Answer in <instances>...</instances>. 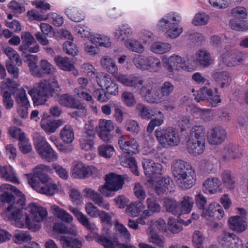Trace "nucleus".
I'll return each instance as SVG.
<instances>
[{
	"mask_svg": "<svg viewBox=\"0 0 248 248\" xmlns=\"http://www.w3.org/2000/svg\"><path fill=\"white\" fill-rule=\"evenodd\" d=\"M24 206L16 205L14 203L10 204L3 212L2 216L5 219L15 223L19 228L25 225L32 231H38L41 228L40 222L46 217V210L35 203H31L29 205L30 214L27 215L24 213Z\"/></svg>",
	"mask_w": 248,
	"mask_h": 248,
	"instance_id": "obj_1",
	"label": "nucleus"
},
{
	"mask_svg": "<svg viewBox=\"0 0 248 248\" xmlns=\"http://www.w3.org/2000/svg\"><path fill=\"white\" fill-rule=\"evenodd\" d=\"M174 180L182 189L191 188L194 184L195 173L191 164L182 159L174 160L171 166Z\"/></svg>",
	"mask_w": 248,
	"mask_h": 248,
	"instance_id": "obj_2",
	"label": "nucleus"
},
{
	"mask_svg": "<svg viewBox=\"0 0 248 248\" xmlns=\"http://www.w3.org/2000/svg\"><path fill=\"white\" fill-rule=\"evenodd\" d=\"M153 82L147 80V83L139 89L140 95L149 103L158 104L164 101L173 92V85L169 81H165L158 88L153 86Z\"/></svg>",
	"mask_w": 248,
	"mask_h": 248,
	"instance_id": "obj_3",
	"label": "nucleus"
},
{
	"mask_svg": "<svg viewBox=\"0 0 248 248\" xmlns=\"http://www.w3.org/2000/svg\"><path fill=\"white\" fill-rule=\"evenodd\" d=\"M54 233L71 235L61 236L60 241L63 248H81L82 246L81 238L78 234V229L75 225L67 226L62 222L55 223L50 235L54 237Z\"/></svg>",
	"mask_w": 248,
	"mask_h": 248,
	"instance_id": "obj_4",
	"label": "nucleus"
},
{
	"mask_svg": "<svg viewBox=\"0 0 248 248\" xmlns=\"http://www.w3.org/2000/svg\"><path fill=\"white\" fill-rule=\"evenodd\" d=\"M181 21V17L177 13L170 12L162 17L157 24L160 31H166L165 35L167 38L172 39L178 37L183 32L181 27H176Z\"/></svg>",
	"mask_w": 248,
	"mask_h": 248,
	"instance_id": "obj_5",
	"label": "nucleus"
},
{
	"mask_svg": "<svg viewBox=\"0 0 248 248\" xmlns=\"http://www.w3.org/2000/svg\"><path fill=\"white\" fill-rule=\"evenodd\" d=\"M155 135L162 148H169L178 145L181 141L178 131L173 127L158 128L155 132Z\"/></svg>",
	"mask_w": 248,
	"mask_h": 248,
	"instance_id": "obj_6",
	"label": "nucleus"
},
{
	"mask_svg": "<svg viewBox=\"0 0 248 248\" xmlns=\"http://www.w3.org/2000/svg\"><path fill=\"white\" fill-rule=\"evenodd\" d=\"M0 191L3 192L0 195V202L16 205H24L26 198L25 195L16 186L8 184H3L0 186Z\"/></svg>",
	"mask_w": 248,
	"mask_h": 248,
	"instance_id": "obj_7",
	"label": "nucleus"
},
{
	"mask_svg": "<svg viewBox=\"0 0 248 248\" xmlns=\"http://www.w3.org/2000/svg\"><path fill=\"white\" fill-rule=\"evenodd\" d=\"M29 184L36 191L46 195V188L43 186L46 183V166H36L33 173L26 174Z\"/></svg>",
	"mask_w": 248,
	"mask_h": 248,
	"instance_id": "obj_8",
	"label": "nucleus"
},
{
	"mask_svg": "<svg viewBox=\"0 0 248 248\" xmlns=\"http://www.w3.org/2000/svg\"><path fill=\"white\" fill-rule=\"evenodd\" d=\"M105 184L98 187V191L106 197H112L115 192L121 189L124 184L123 176L110 173L106 175Z\"/></svg>",
	"mask_w": 248,
	"mask_h": 248,
	"instance_id": "obj_9",
	"label": "nucleus"
},
{
	"mask_svg": "<svg viewBox=\"0 0 248 248\" xmlns=\"http://www.w3.org/2000/svg\"><path fill=\"white\" fill-rule=\"evenodd\" d=\"M19 84L10 78H7L6 82L1 84V87L4 89L7 88L12 92L15 97L16 103L20 107H30V103L28 100L26 91L23 89H17Z\"/></svg>",
	"mask_w": 248,
	"mask_h": 248,
	"instance_id": "obj_10",
	"label": "nucleus"
},
{
	"mask_svg": "<svg viewBox=\"0 0 248 248\" xmlns=\"http://www.w3.org/2000/svg\"><path fill=\"white\" fill-rule=\"evenodd\" d=\"M102 235H97L95 237V241L102 245L104 248H136L135 246L130 245L120 244L117 239L109 238L108 230H102Z\"/></svg>",
	"mask_w": 248,
	"mask_h": 248,
	"instance_id": "obj_11",
	"label": "nucleus"
},
{
	"mask_svg": "<svg viewBox=\"0 0 248 248\" xmlns=\"http://www.w3.org/2000/svg\"><path fill=\"white\" fill-rule=\"evenodd\" d=\"M21 44L19 50L24 53L27 52L35 53L39 51V46L33 36L29 32H25L21 37Z\"/></svg>",
	"mask_w": 248,
	"mask_h": 248,
	"instance_id": "obj_12",
	"label": "nucleus"
},
{
	"mask_svg": "<svg viewBox=\"0 0 248 248\" xmlns=\"http://www.w3.org/2000/svg\"><path fill=\"white\" fill-rule=\"evenodd\" d=\"M55 72L54 66L47 62V97L58 95L61 91L54 75Z\"/></svg>",
	"mask_w": 248,
	"mask_h": 248,
	"instance_id": "obj_13",
	"label": "nucleus"
},
{
	"mask_svg": "<svg viewBox=\"0 0 248 248\" xmlns=\"http://www.w3.org/2000/svg\"><path fill=\"white\" fill-rule=\"evenodd\" d=\"M29 94L34 104L39 105L44 104L46 101V80L44 79V82H40L37 88L29 91Z\"/></svg>",
	"mask_w": 248,
	"mask_h": 248,
	"instance_id": "obj_14",
	"label": "nucleus"
},
{
	"mask_svg": "<svg viewBox=\"0 0 248 248\" xmlns=\"http://www.w3.org/2000/svg\"><path fill=\"white\" fill-rule=\"evenodd\" d=\"M118 144L125 154L132 155L139 152V145L137 141L133 138H127L122 135L119 139Z\"/></svg>",
	"mask_w": 248,
	"mask_h": 248,
	"instance_id": "obj_15",
	"label": "nucleus"
},
{
	"mask_svg": "<svg viewBox=\"0 0 248 248\" xmlns=\"http://www.w3.org/2000/svg\"><path fill=\"white\" fill-rule=\"evenodd\" d=\"M96 169L93 166H86L81 162H75L72 170L74 178L84 179L92 175Z\"/></svg>",
	"mask_w": 248,
	"mask_h": 248,
	"instance_id": "obj_16",
	"label": "nucleus"
},
{
	"mask_svg": "<svg viewBox=\"0 0 248 248\" xmlns=\"http://www.w3.org/2000/svg\"><path fill=\"white\" fill-rule=\"evenodd\" d=\"M165 66L169 72H173L174 70H179L180 69L185 70L190 69L189 62L177 55L170 56Z\"/></svg>",
	"mask_w": 248,
	"mask_h": 248,
	"instance_id": "obj_17",
	"label": "nucleus"
},
{
	"mask_svg": "<svg viewBox=\"0 0 248 248\" xmlns=\"http://www.w3.org/2000/svg\"><path fill=\"white\" fill-rule=\"evenodd\" d=\"M226 130L220 126L215 127L207 132V140L210 144L218 145L226 139Z\"/></svg>",
	"mask_w": 248,
	"mask_h": 248,
	"instance_id": "obj_18",
	"label": "nucleus"
},
{
	"mask_svg": "<svg viewBox=\"0 0 248 248\" xmlns=\"http://www.w3.org/2000/svg\"><path fill=\"white\" fill-rule=\"evenodd\" d=\"M117 80L124 85V86L139 88L140 86L141 87L147 83V80L141 76L128 77L125 75H119L116 77Z\"/></svg>",
	"mask_w": 248,
	"mask_h": 248,
	"instance_id": "obj_19",
	"label": "nucleus"
},
{
	"mask_svg": "<svg viewBox=\"0 0 248 248\" xmlns=\"http://www.w3.org/2000/svg\"><path fill=\"white\" fill-rule=\"evenodd\" d=\"M243 55L239 51H226L221 56L222 62L227 66H234L243 62Z\"/></svg>",
	"mask_w": 248,
	"mask_h": 248,
	"instance_id": "obj_20",
	"label": "nucleus"
},
{
	"mask_svg": "<svg viewBox=\"0 0 248 248\" xmlns=\"http://www.w3.org/2000/svg\"><path fill=\"white\" fill-rule=\"evenodd\" d=\"M205 141L188 138L186 149L190 155L197 156L202 154L205 150Z\"/></svg>",
	"mask_w": 248,
	"mask_h": 248,
	"instance_id": "obj_21",
	"label": "nucleus"
},
{
	"mask_svg": "<svg viewBox=\"0 0 248 248\" xmlns=\"http://www.w3.org/2000/svg\"><path fill=\"white\" fill-rule=\"evenodd\" d=\"M218 242L223 247H231L236 245L240 247L242 240L234 233L223 231L218 237Z\"/></svg>",
	"mask_w": 248,
	"mask_h": 248,
	"instance_id": "obj_22",
	"label": "nucleus"
},
{
	"mask_svg": "<svg viewBox=\"0 0 248 248\" xmlns=\"http://www.w3.org/2000/svg\"><path fill=\"white\" fill-rule=\"evenodd\" d=\"M84 196L89 197L96 205L104 209L109 210V203L104 200L103 196L95 190L90 188H86L83 190Z\"/></svg>",
	"mask_w": 248,
	"mask_h": 248,
	"instance_id": "obj_23",
	"label": "nucleus"
},
{
	"mask_svg": "<svg viewBox=\"0 0 248 248\" xmlns=\"http://www.w3.org/2000/svg\"><path fill=\"white\" fill-rule=\"evenodd\" d=\"M195 61L201 67L206 68L213 63V59L209 51L206 49H202L196 51Z\"/></svg>",
	"mask_w": 248,
	"mask_h": 248,
	"instance_id": "obj_24",
	"label": "nucleus"
},
{
	"mask_svg": "<svg viewBox=\"0 0 248 248\" xmlns=\"http://www.w3.org/2000/svg\"><path fill=\"white\" fill-rule=\"evenodd\" d=\"M222 155L225 160L237 159L243 156L240 148L235 145L229 144L226 146L222 152Z\"/></svg>",
	"mask_w": 248,
	"mask_h": 248,
	"instance_id": "obj_25",
	"label": "nucleus"
},
{
	"mask_svg": "<svg viewBox=\"0 0 248 248\" xmlns=\"http://www.w3.org/2000/svg\"><path fill=\"white\" fill-rule=\"evenodd\" d=\"M22 61L17 52H16V57H12L6 61V66L8 72L12 77L16 78H18L19 69L16 65L19 66L22 65Z\"/></svg>",
	"mask_w": 248,
	"mask_h": 248,
	"instance_id": "obj_26",
	"label": "nucleus"
},
{
	"mask_svg": "<svg viewBox=\"0 0 248 248\" xmlns=\"http://www.w3.org/2000/svg\"><path fill=\"white\" fill-rule=\"evenodd\" d=\"M221 186L219 179L217 177H210L204 182L202 190L205 193L214 194L219 190Z\"/></svg>",
	"mask_w": 248,
	"mask_h": 248,
	"instance_id": "obj_27",
	"label": "nucleus"
},
{
	"mask_svg": "<svg viewBox=\"0 0 248 248\" xmlns=\"http://www.w3.org/2000/svg\"><path fill=\"white\" fill-rule=\"evenodd\" d=\"M60 104L66 108L84 109L85 107L79 102H78L75 97L68 93L63 94L60 96L59 100Z\"/></svg>",
	"mask_w": 248,
	"mask_h": 248,
	"instance_id": "obj_28",
	"label": "nucleus"
},
{
	"mask_svg": "<svg viewBox=\"0 0 248 248\" xmlns=\"http://www.w3.org/2000/svg\"><path fill=\"white\" fill-rule=\"evenodd\" d=\"M228 223L230 229L239 233L243 232L247 228V222L238 216L230 217Z\"/></svg>",
	"mask_w": 248,
	"mask_h": 248,
	"instance_id": "obj_29",
	"label": "nucleus"
},
{
	"mask_svg": "<svg viewBox=\"0 0 248 248\" xmlns=\"http://www.w3.org/2000/svg\"><path fill=\"white\" fill-rule=\"evenodd\" d=\"M145 174L148 177H151L155 174H161L162 166L158 163H155L150 159H145L143 163Z\"/></svg>",
	"mask_w": 248,
	"mask_h": 248,
	"instance_id": "obj_30",
	"label": "nucleus"
},
{
	"mask_svg": "<svg viewBox=\"0 0 248 248\" xmlns=\"http://www.w3.org/2000/svg\"><path fill=\"white\" fill-rule=\"evenodd\" d=\"M212 77L222 88L229 86L232 81V78L227 71L215 72L212 75Z\"/></svg>",
	"mask_w": 248,
	"mask_h": 248,
	"instance_id": "obj_31",
	"label": "nucleus"
},
{
	"mask_svg": "<svg viewBox=\"0 0 248 248\" xmlns=\"http://www.w3.org/2000/svg\"><path fill=\"white\" fill-rule=\"evenodd\" d=\"M70 211L75 215L78 220L89 230H93L94 228V224L91 223L87 217L79 211L78 208L69 206Z\"/></svg>",
	"mask_w": 248,
	"mask_h": 248,
	"instance_id": "obj_32",
	"label": "nucleus"
},
{
	"mask_svg": "<svg viewBox=\"0 0 248 248\" xmlns=\"http://www.w3.org/2000/svg\"><path fill=\"white\" fill-rule=\"evenodd\" d=\"M154 116L155 117L149 122L147 128V131L149 133L153 131L155 127L159 126L164 123V116L161 111L155 109L152 117Z\"/></svg>",
	"mask_w": 248,
	"mask_h": 248,
	"instance_id": "obj_33",
	"label": "nucleus"
},
{
	"mask_svg": "<svg viewBox=\"0 0 248 248\" xmlns=\"http://www.w3.org/2000/svg\"><path fill=\"white\" fill-rule=\"evenodd\" d=\"M0 176L6 181L19 184L18 179L16 176V171L10 166L0 167Z\"/></svg>",
	"mask_w": 248,
	"mask_h": 248,
	"instance_id": "obj_34",
	"label": "nucleus"
},
{
	"mask_svg": "<svg viewBox=\"0 0 248 248\" xmlns=\"http://www.w3.org/2000/svg\"><path fill=\"white\" fill-rule=\"evenodd\" d=\"M221 184L223 186L229 190L233 189L235 187V181L234 177L231 171L224 170L220 175Z\"/></svg>",
	"mask_w": 248,
	"mask_h": 248,
	"instance_id": "obj_35",
	"label": "nucleus"
},
{
	"mask_svg": "<svg viewBox=\"0 0 248 248\" xmlns=\"http://www.w3.org/2000/svg\"><path fill=\"white\" fill-rule=\"evenodd\" d=\"M206 128L202 125H195L190 130L188 138L205 141Z\"/></svg>",
	"mask_w": 248,
	"mask_h": 248,
	"instance_id": "obj_36",
	"label": "nucleus"
},
{
	"mask_svg": "<svg viewBox=\"0 0 248 248\" xmlns=\"http://www.w3.org/2000/svg\"><path fill=\"white\" fill-rule=\"evenodd\" d=\"M34 145L39 155L43 159H46V141L40 135L34 139Z\"/></svg>",
	"mask_w": 248,
	"mask_h": 248,
	"instance_id": "obj_37",
	"label": "nucleus"
},
{
	"mask_svg": "<svg viewBox=\"0 0 248 248\" xmlns=\"http://www.w3.org/2000/svg\"><path fill=\"white\" fill-rule=\"evenodd\" d=\"M149 242L155 244L156 246L163 248L165 244V238L163 236H159L154 231L153 226L150 227L147 231Z\"/></svg>",
	"mask_w": 248,
	"mask_h": 248,
	"instance_id": "obj_38",
	"label": "nucleus"
},
{
	"mask_svg": "<svg viewBox=\"0 0 248 248\" xmlns=\"http://www.w3.org/2000/svg\"><path fill=\"white\" fill-rule=\"evenodd\" d=\"M30 71L34 76L42 77L46 73V60H41L40 65L37 64L31 63L30 66Z\"/></svg>",
	"mask_w": 248,
	"mask_h": 248,
	"instance_id": "obj_39",
	"label": "nucleus"
},
{
	"mask_svg": "<svg viewBox=\"0 0 248 248\" xmlns=\"http://www.w3.org/2000/svg\"><path fill=\"white\" fill-rule=\"evenodd\" d=\"M132 33V30L128 25H123L116 30L115 36L120 41H124L130 37Z\"/></svg>",
	"mask_w": 248,
	"mask_h": 248,
	"instance_id": "obj_40",
	"label": "nucleus"
},
{
	"mask_svg": "<svg viewBox=\"0 0 248 248\" xmlns=\"http://www.w3.org/2000/svg\"><path fill=\"white\" fill-rule=\"evenodd\" d=\"M103 68L108 72L115 74L118 72V68L113 60L108 56H104L100 60Z\"/></svg>",
	"mask_w": 248,
	"mask_h": 248,
	"instance_id": "obj_41",
	"label": "nucleus"
},
{
	"mask_svg": "<svg viewBox=\"0 0 248 248\" xmlns=\"http://www.w3.org/2000/svg\"><path fill=\"white\" fill-rule=\"evenodd\" d=\"M164 206L167 211L173 215L178 216L181 215L179 203L176 201L170 199H165L164 201Z\"/></svg>",
	"mask_w": 248,
	"mask_h": 248,
	"instance_id": "obj_42",
	"label": "nucleus"
},
{
	"mask_svg": "<svg viewBox=\"0 0 248 248\" xmlns=\"http://www.w3.org/2000/svg\"><path fill=\"white\" fill-rule=\"evenodd\" d=\"M60 138L64 143H72L75 138L72 127L70 125H65L60 131Z\"/></svg>",
	"mask_w": 248,
	"mask_h": 248,
	"instance_id": "obj_43",
	"label": "nucleus"
},
{
	"mask_svg": "<svg viewBox=\"0 0 248 248\" xmlns=\"http://www.w3.org/2000/svg\"><path fill=\"white\" fill-rule=\"evenodd\" d=\"M51 210L53 211L54 214L63 222L70 223L73 221V218L67 212L58 206L52 205Z\"/></svg>",
	"mask_w": 248,
	"mask_h": 248,
	"instance_id": "obj_44",
	"label": "nucleus"
},
{
	"mask_svg": "<svg viewBox=\"0 0 248 248\" xmlns=\"http://www.w3.org/2000/svg\"><path fill=\"white\" fill-rule=\"evenodd\" d=\"M194 204L193 199L188 196H185L179 203L181 214L189 213Z\"/></svg>",
	"mask_w": 248,
	"mask_h": 248,
	"instance_id": "obj_45",
	"label": "nucleus"
},
{
	"mask_svg": "<svg viewBox=\"0 0 248 248\" xmlns=\"http://www.w3.org/2000/svg\"><path fill=\"white\" fill-rule=\"evenodd\" d=\"M171 46L168 43L156 42L154 43L151 46V51L155 53L161 54L168 52L170 50Z\"/></svg>",
	"mask_w": 248,
	"mask_h": 248,
	"instance_id": "obj_46",
	"label": "nucleus"
},
{
	"mask_svg": "<svg viewBox=\"0 0 248 248\" xmlns=\"http://www.w3.org/2000/svg\"><path fill=\"white\" fill-rule=\"evenodd\" d=\"M144 208L141 201H137L131 203L126 208V213L134 217H137L139 214Z\"/></svg>",
	"mask_w": 248,
	"mask_h": 248,
	"instance_id": "obj_47",
	"label": "nucleus"
},
{
	"mask_svg": "<svg viewBox=\"0 0 248 248\" xmlns=\"http://www.w3.org/2000/svg\"><path fill=\"white\" fill-rule=\"evenodd\" d=\"M57 65L64 71H72L75 70V67L67 57L58 56L54 59Z\"/></svg>",
	"mask_w": 248,
	"mask_h": 248,
	"instance_id": "obj_48",
	"label": "nucleus"
},
{
	"mask_svg": "<svg viewBox=\"0 0 248 248\" xmlns=\"http://www.w3.org/2000/svg\"><path fill=\"white\" fill-rule=\"evenodd\" d=\"M125 45L129 50L134 52L141 54L144 51V46L137 40H128L125 42Z\"/></svg>",
	"mask_w": 248,
	"mask_h": 248,
	"instance_id": "obj_49",
	"label": "nucleus"
},
{
	"mask_svg": "<svg viewBox=\"0 0 248 248\" xmlns=\"http://www.w3.org/2000/svg\"><path fill=\"white\" fill-rule=\"evenodd\" d=\"M171 179L170 177H164L157 181L155 186V190L158 195L161 194L168 189Z\"/></svg>",
	"mask_w": 248,
	"mask_h": 248,
	"instance_id": "obj_50",
	"label": "nucleus"
},
{
	"mask_svg": "<svg viewBox=\"0 0 248 248\" xmlns=\"http://www.w3.org/2000/svg\"><path fill=\"white\" fill-rule=\"evenodd\" d=\"M97 150L99 155L106 158H110L113 155L115 151L112 145L105 144L100 145L98 147Z\"/></svg>",
	"mask_w": 248,
	"mask_h": 248,
	"instance_id": "obj_51",
	"label": "nucleus"
},
{
	"mask_svg": "<svg viewBox=\"0 0 248 248\" xmlns=\"http://www.w3.org/2000/svg\"><path fill=\"white\" fill-rule=\"evenodd\" d=\"M147 66L146 70L156 72L161 69V63L158 58L154 57H147Z\"/></svg>",
	"mask_w": 248,
	"mask_h": 248,
	"instance_id": "obj_52",
	"label": "nucleus"
},
{
	"mask_svg": "<svg viewBox=\"0 0 248 248\" xmlns=\"http://www.w3.org/2000/svg\"><path fill=\"white\" fill-rule=\"evenodd\" d=\"M139 115L143 119L149 120L152 118V114L154 109H149L145 105L141 104H138L136 108Z\"/></svg>",
	"mask_w": 248,
	"mask_h": 248,
	"instance_id": "obj_53",
	"label": "nucleus"
},
{
	"mask_svg": "<svg viewBox=\"0 0 248 248\" xmlns=\"http://www.w3.org/2000/svg\"><path fill=\"white\" fill-rule=\"evenodd\" d=\"M123 165L128 167L130 168L132 172L136 176L139 175L138 170V167L135 159L133 157H123L122 159Z\"/></svg>",
	"mask_w": 248,
	"mask_h": 248,
	"instance_id": "obj_54",
	"label": "nucleus"
},
{
	"mask_svg": "<svg viewBox=\"0 0 248 248\" xmlns=\"http://www.w3.org/2000/svg\"><path fill=\"white\" fill-rule=\"evenodd\" d=\"M133 62L136 68L145 71L147 69V57L141 55H136L133 59Z\"/></svg>",
	"mask_w": 248,
	"mask_h": 248,
	"instance_id": "obj_55",
	"label": "nucleus"
},
{
	"mask_svg": "<svg viewBox=\"0 0 248 248\" xmlns=\"http://www.w3.org/2000/svg\"><path fill=\"white\" fill-rule=\"evenodd\" d=\"M1 93H2L3 105L6 109H10L12 108L14 105V101L11 97L13 94L12 92L8 90H5L7 88L4 89L1 87Z\"/></svg>",
	"mask_w": 248,
	"mask_h": 248,
	"instance_id": "obj_56",
	"label": "nucleus"
},
{
	"mask_svg": "<svg viewBox=\"0 0 248 248\" xmlns=\"http://www.w3.org/2000/svg\"><path fill=\"white\" fill-rule=\"evenodd\" d=\"M41 32H37L34 36L39 43L43 46L46 45V23H41L40 24Z\"/></svg>",
	"mask_w": 248,
	"mask_h": 248,
	"instance_id": "obj_57",
	"label": "nucleus"
},
{
	"mask_svg": "<svg viewBox=\"0 0 248 248\" xmlns=\"http://www.w3.org/2000/svg\"><path fill=\"white\" fill-rule=\"evenodd\" d=\"M85 128V130L82 132L79 139L90 141H94L95 133L93 127L86 124Z\"/></svg>",
	"mask_w": 248,
	"mask_h": 248,
	"instance_id": "obj_58",
	"label": "nucleus"
},
{
	"mask_svg": "<svg viewBox=\"0 0 248 248\" xmlns=\"http://www.w3.org/2000/svg\"><path fill=\"white\" fill-rule=\"evenodd\" d=\"M133 190L134 195L140 201L142 202L145 200L146 193L142 185L138 182L135 183Z\"/></svg>",
	"mask_w": 248,
	"mask_h": 248,
	"instance_id": "obj_59",
	"label": "nucleus"
},
{
	"mask_svg": "<svg viewBox=\"0 0 248 248\" xmlns=\"http://www.w3.org/2000/svg\"><path fill=\"white\" fill-rule=\"evenodd\" d=\"M212 92V89L206 87H202L199 91L197 96L195 97V99L197 102H200L201 100L207 99L208 100L210 98V97H211Z\"/></svg>",
	"mask_w": 248,
	"mask_h": 248,
	"instance_id": "obj_60",
	"label": "nucleus"
},
{
	"mask_svg": "<svg viewBox=\"0 0 248 248\" xmlns=\"http://www.w3.org/2000/svg\"><path fill=\"white\" fill-rule=\"evenodd\" d=\"M121 97L124 103L127 107L133 106L136 103L134 94L130 92H124Z\"/></svg>",
	"mask_w": 248,
	"mask_h": 248,
	"instance_id": "obj_61",
	"label": "nucleus"
},
{
	"mask_svg": "<svg viewBox=\"0 0 248 248\" xmlns=\"http://www.w3.org/2000/svg\"><path fill=\"white\" fill-rule=\"evenodd\" d=\"M146 203L149 210L152 213H159L161 210V206L153 197L148 198L146 201Z\"/></svg>",
	"mask_w": 248,
	"mask_h": 248,
	"instance_id": "obj_62",
	"label": "nucleus"
},
{
	"mask_svg": "<svg viewBox=\"0 0 248 248\" xmlns=\"http://www.w3.org/2000/svg\"><path fill=\"white\" fill-rule=\"evenodd\" d=\"M63 51L69 55L75 56L77 54L78 50L72 41H67L63 44Z\"/></svg>",
	"mask_w": 248,
	"mask_h": 248,
	"instance_id": "obj_63",
	"label": "nucleus"
},
{
	"mask_svg": "<svg viewBox=\"0 0 248 248\" xmlns=\"http://www.w3.org/2000/svg\"><path fill=\"white\" fill-rule=\"evenodd\" d=\"M98 126L101 131H111L114 129L113 123L109 120L100 119Z\"/></svg>",
	"mask_w": 248,
	"mask_h": 248,
	"instance_id": "obj_64",
	"label": "nucleus"
}]
</instances>
